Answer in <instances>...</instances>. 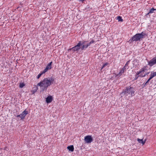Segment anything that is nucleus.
Instances as JSON below:
<instances>
[{"mask_svg": "<svg viewBox=\"0 0 156 156\" xmlns=\"http://www.w3.org/2000/svg\"><path fill=\"white\" fill-rule=\"evenodd\" d=\"M54 79L52 78H46L37 83V86H40L41 92L46 90L48 86H49L54 81Z\"/></svg>", "mask_w": 156, "mask_h": 156, "instance_id": "1", "label": "nucleus"}, {"mask_svg": "<svg viewBox=\"0 0 156 156\" xmlns=\"http://www.w3.org/2000/svg\"><path fill=\"white\" fill-rule=\"evenodd\" d=\"M135 90L134 88L131 87H128L123 90L121 93L122 96H128L129 97H132L135 95Z\"/></svg>", "mask_w": 156, "mask_h": 156, "instance_id": "2", "label": "nucleus"}, {"mask_svg": "<svg viewBox=\"0 0 156 156\" xmlns=\"http://www.w3.org/2000/svg\"><path fill=\"white\" fill-rule=\"evenodd\" d=\"M145 35V34L143 32L141 33L137 34L133 36L132 37L131 39H130L129 41L131 43L133 41H140L144 37Z\"/></svg>", "mask_w": 156, "mask_h": 156, "instance_id": "3", "label": "nucleus"}, {"mask_svg": "<svg viewBox=\"0 0 156 156\" xmlns=\"http://www.w3.org/2000/svg\"><path fill=\"white\" fill-rule=\"evenodd\" d=\"M86 42L85 41H80L76 46L70 48L69 49V51L72 50L73 52L78 51L80 48V46L82 44H85Z\"/></svg>", "mask_w": 156, "mask_h": 156, "instance_id": "4", "label": "nucleus"}, {"mask_svg": "<svg viewBox=\"0 0 156 156\" xmlns=\"http://www.w3.org/2000/svg\"><path fill=\"white\" fill-rule=\"evenodd\" d=\"M84 140L86 143L90 144L93 141V140L91 136L88 135L85 136Z\"/></svg>", "mask_w": 156, "mask_h": 156, "instance_id": "5", "label": "nucleus"}, {"mask_svg": "<svg viewBox=\"0 0 156 156\" xmlns=\"http://www.w3.org/2000/svg\"><path fill=\"white\" fill-rule=\"evenodd\" d=\"M28 113V111L25 110L23 111L22 113L17 115L16 116L17 117L20 118V120L23 119L25 118L26 115Z\"/></svg>", "mask_w": 156, "mask_h": 156, "instance_id": "6", "label": "nucleus"}, {"mask_svg": "<svg viewBox=\"0 0 156 156\" xmlns=\"http://www.w3.org/2000/svg\"><path fill=\"white\" fill-rule=\"evenodd\" d=\"M94 40H92L88 44H85H85H82L81 45H82V47L81 48V50H83L86 49L88 46H90L91 44L94 43Z\"/></svg>", "mask_w": 156, "mask_h": 156, "instance_id": "7", "label": "nucleus"}, {"mask_svg": "<svg viewBox=\"0 0 156 156\" xmlns=\"http://www.w3.org/2000/svg\"><path fill=\"white\" fill-rule=\"evenodd\" d=\"M146 70V68H142L141 70L137 72L136 73L137 76L139 75L140 74H141L140 76L142 77L145 76L146 75L149 73H148L147 74H144V75H143V73H144Z\"/></svg>", "mask_w": 156, "mask_h": 156, "instance_id": "8", "label": "nucleus"}, {"mask_svg": "<svg viewBox=\"0 0 156 156\" xmlns=\"http://www.w3.org/2000/svg\"><path fill=\"white\" fill-rule=\"evenodd\" d=\"M148 65L152 66L156 63V56L148 62Z\"/></svg>", "mask_w": 156, "mask_h": 156, "instance_id": "9", "label": "nucleus"}, {"mask_svg": "<svg viewBox=\"0 0 156 156\" xmlns=\"http://www.w3.org/2000/svg\"><path fill=\"white\" fill-rule=\"evenodd\" d=\"M52 62H51L50 63L48 64L46 68L43 71V73H45L47 72L48 70L50 69L51 68V64Z\"/></svg>", "mask_w": 156, "mask_h": 156, "instance_id": "10", "label": "nucleus"}, {"mask_svg": "<svg viewBox=\"0 0 156 156\" xmlns=\"http://www.w3.org/2000/svg\"><path fill=\"white\" fill-rule=\"evenodd\" d=\"M126 68L124 67L122 68L120 72L117 74V76H121L126 71Z\"/></svg>", "mask_w": 156, "mask_h": 156, "instance_id": "11", "label": "nucleus"}, {"mask_svg": "<svg viewBox=\"0 0 156 156\" xmlns=\"http://www.w3.org/2000/svg\"><path fill=\"white\" fill-rule=\"evenodd\" d=\"M67 149L71 152H73L74 151V147L73 145L69 146L67 147Z\"/></svg>", "mask_w": 156, "mask_h": 156, "instance_id": "12", "label": "nucleus"}, {"mask_svg": "<svg viewBox=\"0 0 156 156\" xmlns=\"http://www.w3.org/2000/svg\"><path fill=\"white\" fill-rule=\"evenodd\" d=\"M52 101V99L51 96H48L46 98V101L47 103L51 102Z\"/></svg>", "mask_w": 156, "mask_h": 156, "instance_id": "13", "label": "nucleus"}, {"mask_svg": "<svg viewBox=\"0 0 156 156\" xmlns=\"http://www.w3.org/2000/svg\"><path fill=\"white\" fill-rule=\"evenodd\" d=\"M156 76V72H151V74L150 75V78L152 79L153 77H154Z\"/></svg>", "mask_w": 156, "mask_h": 156, "instance_id": "14", "label": "nucleus"}, {"mask_svg": "<svg viewBox=\"0 0 156 156\" xmlns=\"http://www.w3.org/2000/svg\"><path fill=\"white\" fill-rule=\"evenodd\" d=\"M137 141L140 143L142 144L143 145H144L145 142L146 140L144 141L142 139H140L139 138L137 139Z\"/></svg>", "mask_w": 156, "mask_h": 156, "instance_id": "15", "label": "nucleus"}, {"mask_svg": "<svg viewBox=\"0 0 156 156\" xmlns=\"http://www.w3.org/2000/svg\"><path fill=\"white\" fill-rule=\"evenodd\" d=\"M154 11H155V9L154 8H152L151 9H150L149 12L147 14V15H148L150 13H153L154 12Z\"/></svg>", "mask_w": 156, "mask_h": 156, "instance_id": "16", "label": "nucleus"}, {"mask_svg": "<svg viewBox=\"0 0 156 156\" xmlns=\"http://www.w3.org/2000/svg\"><path fill=\"white\" fill-rule=\"evenodd\" d=\"M129 62H130L129 61H128L124 66V67H125L127 69H128L129 68L128 65L129 64Z\"/></svg>", "mask_w": 156, "mask_h": 156, "instance_id": "17", "label": "nucleus"}, {"mask_svg": "<svg viewBox=\"0 0 156 156\" xmlns=\"http://www.w3.org/2000/svg\"><path fill=\"white\" fill-rule=\"evenodd\" d=\"M117 20H118L119 22H122L123 21V20L122 18V17L120 16H118L117 18Z\"/></svg>", "mask_w": 156, "mask_h": 156, "instance_id": "18", "label": "nucleus"}, {"mask_svg": "<svg viewBox=\"0 0 156 156\" xmlns=\"http://www.w3.org/2000/svg\"><path fill=\"white\" fill-rule=\"evenodd\" d=\"M44 73H43V71L42 72H41V73H39L37 76V78L38 79H39L40 77Z\"/></svg>", "mask_w": 156, "mask_h": 156, "instance_id": "19", "label": "nucleus"}, {"mask_svg": "<svg viewBox=\"0 0 156 156\" xmlns=\"http://www.w3.org/2000/svg\"><path fill=\"white\" fill-rule=\"evenodd\" d=\"M25 86V84L23 83H20V84L19 86L21 88H23Z\"/></svg>", "mask_w": 156, "mask_h": 156, "instance_id": "20", "label": "nucleus"}, {"mask_svg": "<svg viewBox=\"0 0 156 156\" xmlns=\"http://www.w3.org/2000/svg\"><path fill=\"white\" fill-rule=\"evenodd\" d=\"M108 63H105V64H104L103 65V66H102L101 69H102L105 67L106 66L108 65Z\"/></svg>", "mask_w": 156, "mask_h": 156, "instance_id": "21", "label": "nucleus"}, {"mask_svg": "<svg viewBox=\"0 0 156 156\" xmlns=\"http://www.w3.org/2000/svg\"><path fill=\"white\" fill-rule=\"evenodd\" d=\"M151 79V78H150H150H149V79L148 80H147V82H149V81H150Z\"/></svg>", "mask_w": 156, "mask_h": 156, "instance_id": "22", "label": "nucleus"}, {"mask_svg": "<svg viewBox=\"0 0 156 156\" xmlns=\"http://www.w3.org/2000/svg\"><path fill=\"white\" fill-rule=\"evenodd\" d=\"M80 2H84V1H85V0H79Z\"/></svg>", "mask_w": 156, "mask_h": 156, "instance_id": "23", "label": "nucleus"}, {"mask_svg": "<svg viewBox=\"0 0 156 156\" xmlns=\"http://www.w3.org/2000/svg\"><path fill=\"white\" fill-rule=\"evenodd\" d=\"M148 83L147 81L145 83V85H147V83Z\"/></svg>", "mask_w": 156, "mask_h": 156, "instance_id": "24", "label": "nucleus"}, {"mask_svg": "<svg viewBox=\"0 0 156 156\" xmlns=\"http://www.w3.org/2000/svg\"><path fill=\"white\" fill-rule=\"evenodd\" d=\"M139 76H138L137 77V78H136V79H137V78H138V77Z\"/></svg>", "mask_w": 156, "mask_h": 156, "instance_id": "25", "label": "nucleus"}, {"mask_svg": "<svg viewBox=\"0 0 156 156\" xmlns=\"http://www.w3.org/2000/svg\"><path fill=\"white\" fill-rule=\"evenodd\" d=\"M155 10L156 11V9H155Z\"/></svg>", "mask_w": 156, "mask_h": 156, "instance_id": "26", "label": "nucleus"}]
</instances>
